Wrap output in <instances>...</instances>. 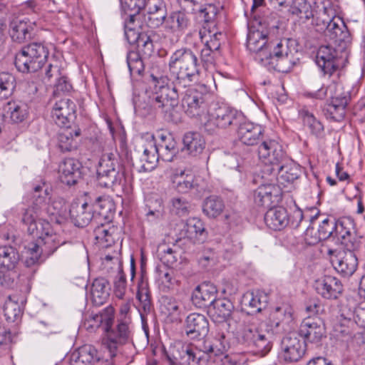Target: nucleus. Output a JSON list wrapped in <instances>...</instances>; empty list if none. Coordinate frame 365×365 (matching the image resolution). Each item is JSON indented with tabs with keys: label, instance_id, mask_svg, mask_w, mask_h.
Here are the masks:
<instances>
[{
	"label": "nucleus",
	"instance_id": "a878e982",
	"mask_svg": "<svg viewBox=\"0 0 365 365\" xmlns=\"http://www.w3.org/2000/svg\"><path fill=\"white\" fill-rule=\"evenodd\" d=\"M81 163L75 158H65L59 165L60 180L68 186L76 185L82 178Z\"/></svg>",
	"mask_w": 365,
	"mask_h": 365
},
{
	"label": "nucleus",
	"instance_id": "c756f323",
	"mask_svg": "<svg viewBox=\"0 0 365 365\" xmlns=\"http://www.w3.org/2000/svg\"><path fill=\"white\" fill-rule=\"evenodd\" d=\"M183 238H187L193 243H203L207 237L203 222L197 218H190L184 224L180 232Z\"/></svg>",
	"mask_w": 365,
	"mask_h": 365
},
{
	"label": "nucleus",
	"instance_id": "39448f33",
	"mask_svg": "<svg viewBox=\"0 0 365 365\" xmlns=\"http://www.w3.org/2000/svg\"><path fill=\"white\" fill-rule=\"evenodd\" d=\"M125 180L124 170L116 155L112 153H104L97 166L96 180L101 187L120 185Z\"/></svg>",
	"mask_w": 365,
	"mask_h": 365
},
{
	"label": "nucleus",
	"instance_id": "5fc2aeb1",
	"mask_svg": "<svg viewBox=\"0 0 365 365\" xmlns=\"http://www.w3.org/2000/svg\"><path fill=\"white\" fill-rule=\"evenodd\" d=\"M16 81L14 76L9 72L0 73V99L10 97L16 88Z\"/></svg>",
	"mask_w": 365,
	"mask_h": 365
},
{
	"label": "nucleus",
	"instance_id": "412c9836",
	"mask_svg": "<svg viewBox=\"0 0 365 365\" xmlns=\"http://www.w3.org/2000/svg\"><path fill=\"white\" fill-rule=\"evenodd\" d=\"M144 9L145 21L151 29L159 28L167 19L168 10L164 0H147Z\"/></svg>",
	"mask_w": 365,
	"mask_h": 365
},
{
	"label": "nucleus",
	"instance_id": "1a4fd4ad",
	"mask_svg": "<svg viewBox=\"0 0 365 365\" xmlns=\"http://www.w3.org/2000/svg\"><path fill=\"white\" fill-rule=\"evenodd\" d=\"M243 120L242 113L225 106L215 108L210 114L209 120L205 123V129L212 132V125L225 129L230 125H237Z\"/></svg>",
	"mask_w": 365,
	"mask_h": 365
},
{
	"label": "nucleus",
	"instance_id": "f3484780",
	"mask_svg": "<svg viewBox=\"0 0 365 365\" xmlns=\"http://www.w3.org/2000/svg\"><path fill=\"white\" fill-rule=\"evenodd\" d=\"M283 357L286 361H298L304 355L307 346L297 332H291L283 337L281 342Z\"/></svg>",
	"mask_w": 365,
	"mask_h": 365
},
{
	"label": "nucleus",
	"instance_id": "e2e57ef3",
	"mask_svg": "<svg viewBox=\"0 0 365 365\" xmlns=\"http://www.w3.org/2000/svg\"><path fill=\"white\" fill-rule=\"evenodd\" d=\"M43 249L37 243H31L27 249L28 257L25 261L27 267H31L40 262L41 255Z\"/></svg>",
	"mask_w": 365,
	"mask_h": 365
},
{
	"label": "nucleus",
	"instance_id": "603ef678",
	"mask_svg": "<svg viewBox=\"0 0 365 365\" xmlns=\"http://www.w3.org/2000/svg\"><path fill=\"white\" fill-rule=\"evenodd\" d=\"M225 205L223 200L217 196L207 197L203 203V212L209 217H217L223 211Z\"/></svg>",
	"mask_w": 365,
	"mask_h": 365
},
{
	"label": "nucleus",
	"instance_id": "69168bd1",
	"mask_svg": "<svg viewBox=\"0 0 365 365\" xmlns=\"http://www.w3.org/2000/svg\"><path fill=\"white\" fill-rule=\"evenodd\" d=\"M240 322V314L237 312H232L230 317L225 322L218 325L219 331L227 329L228 332L235 333L237 331L239 323Z\"/></svg>",
	"mask_w": 365,
	"mask_h": 365
},
{
	"label": "nucleus",
	"instance_id": "dca6fc26",
	"mask_svg": "<svg viewBox=\"0 0 365 365\" xmlns=\"http://www.w3.org/2000/svg\"><path fill=\"white\" fill-rule=\"evenodd\" d=\"M266 171L274 176L277 175V179L282 184L294 182L302 173L301 167L288 156L274 167L266 168Z\"/></svg>",
	"mask_w": 365,
	"mask_h": 365
},
{
	"label": "nucleus",
	"instance_id": "20e7f679",
	"mask_svg": "<svg viewBox=\"0 0 365 365\" xmlns=\"http://www.w3.org/2000/svg\"><path fill=\"white\" fill-rule=\"evenodd\" d=\"M48 54V48L45 44L34 42L24 46L16 53L14 64L21 73H35L43 66Z\"/></svg>",
	"mask_w": 365,
	"mask_h": 365
},
{
	"label": "nucleus",
	"instance_id": "393cba45",
	"mask_svg": "<svg viewBox=\"0 0 365 365\" xmlns=\"http://www.w3.org/2000/svg\"><path fill=\"white\" fill-rule=\"evenodd\" d=\"M206 362L205 354L190 345L180 346L173 354V363L175 365H205Z\"/></svg>",
	"mask_w": 365,
	"mask_h": 365
},
{
	"label": "nucleus",
	"instance_id": "3c124183",
	"mask_svg": "<svg viewBox=\"0 0 365 365\" xmlns=\"http://www.w3.org/2000/svg\"><path fill=\"white\" fill-rule=\"evenodd\" d=\"M267 296L261 292L256 294L250 293L245 297V301L247 300L248 304H245L248 307L247 313L249 314H254L260 312L264 309L267 304Z\"/></svg>",
	"mask_w": 365,
	"mask_h": 365
},
{
	"label": "nucleus",
	"instance_id": "473e14b6",
	"mask_svg": "<svg viewBox=\"0 0 365 365\" xmlns=\"http://www.w3.org/2000/svg\"><path fill=\"white\" fill-rule=\"evenodd\" d=\"M100 359L97 349L90 344L79 347L71 356L72 365H95Z\"/></svg>",
	"mask_w": 365,
	"mask_h": 365
},
{
	"label": "nucleus",
	"instance_id": "49530a36",
	"mask_svg": "<svg viewBox=\"0 0 365 365\" xmlns=\"http://www.w3.org/2000/svg\"><path fill=\"white\" fill-rule=\"evenodd\" d=\"M4 110L9 114L11 120L15 123L23 122L29 115L28 105L21 101H9Z\"/></svg>",
	"mask_w": 365,
	"mask_h": 365
},
{
	"label": "nucleus",
	"instance_id": "bf43d9fd",
	"mask_svg": "<svg viewBox=\"0 0 365 365\" xmlns=\"http://www.w3.org/2000/svg\"><path fill=\"white\" fill-rule=\"evenodd\" d=\"M116 260L118 262L119 267L114 281V291L115 296L121 299L123 297L127 287L126 277L121 267V262L118 258H116Z\"/></svg>",
	"mask_w": 365,
	"mask_h": 365
},
{
	"label": "nucleus",
	"instance_id": "6e6d98bb",
	"mask_svg": "<svg viewBox=\"0 0 365 365\" xmlns=\"http://www.w3.org/2000/svg\"><path fill=\"white\" fill-rule=\"evenodd\" d=\"M154 35L153 31H150V33L143 32L139 40L135 43L138 47V51L140 52L142 56L145 58L150 57L154 51V45L152 38Z\"/></svg>",
	"mask_w": 365,
	"mask_h": 365
},
{
	"label": "nucleus",
	"instance_id": "6e6552de",
	"mask_svg": "<svg viewBox=\"0 0 365 365\" xmlns=\"http://www.w3.org/2000/svg\"><path fill=\"white\" fill-rule=\"evenodd\" d=\"M356 223L351 217L336 220L335 243L343 245L346 250H357L360 240L356 237Z\"/></svg>",
	"mask_w": 365,
	"mask_h": 365
},
{
	"label": "nucleus",
	"instance_id": "2eb2a0df",
	"mask_svg": "<svg viewBox=\"0 0 365 365\" xmlns=\"http://www.w3.org/2000/svg\"><path fill=\"white\" fill-rule=\"evenodd\" d=\"M51 118L61 128H70L76 118V103L64 98L56 101L53 107Z\"/></svg>",
	"mask_w": 365,
	"mask_h": 365
},
{
	"label": "nucleus",
	"instance_id": "cd10ccee",
	"mask_svg": "<svg viewBox=\"0 0 365 365\" xmlns=\"http://www.w3.org/2000/svg\"><path fill=\"white\" fill-rule=\"evenodd\" d=\"M335 229H336V220L327 217L322 221L319 225L317 235L314 237L309 236L312 235L313 227L309 226L304 232L305 240L309 244H316L322 240H331L335 242Z\"/></svg>",
	"mask_w": 365,
	"mask_h": 365
},
{
	"label": "nucleus",
	"instance_id": "2f4dec72",
	"mask_svg": "<svg viewBox=\"0 0 365 365\" xmlns=\"http://www.w3.org/2000/svg\"><path fill=\"white\" fill-rule=\"evenodd\" d=\"M264 222L273 230H281L289 224L287 210L281 206L269 208L264 215Z\"/></svg>",
	"mask_w": 365,
	"mask_h": 365
},
{
	"label": "nucleus",
	"instance_id": "13d9d810",
	"mask_svg": "<svg viewBox=\"0 0 365 365\" xmlns=\"http://www.w3.org/2000/svg\"><path fill=\"white\" fill-rule=\"evenodd\" d=\"M205 32L206 31H200V38L202 41L204 42V45L218 52L221 46V41L224 37L223 34L222 32H216L211 34L209 31V39H206Z\"/></svg>",
	"mask_w": 365,
	"mask_h": 365
},
{
	"label": "nucleus",
	"instance_id": "680f3d73",
	"mask_svg": "<svg viewBox=\"0 0 365 365\" xmlns=\"http://www.w3.org/2000/svg\"><path fill=\"white\" fill-rule=\"evenodd\" d=\"M190 204L183 197H173L171 200V210L175 215L183 217L189 214Z\"/></svg>",
	"mask_w": 365,
	"mask_h": 365
},
{
	"label": "nucleus",
	"instance_id": "9b49d317",
	"mask_svg": "<svg viewBox=\"0 0 365 365\" xmlns=\"http://www.w3.org/2000/svg\"><path fill=\"white\" fill-rule=\"evenodd\" d=\"M302 341L307 344L316 347L322 345V341L327 338L326 328L320 322L310 317L304 319L297 332Z\"/></svg>",
	"mask_w": 365,
	"mask_h": 365
},
{
	"label": "nucleus",
	"instance_id": "b1692460",
	"mask_svg": "<svg viewBox=\"0 0 365 365\" xmlns=\"http://www.w3.org/2000/svg\"><path fill=\"white\" fill-rule=\"evenodd\" d=\"M282 191L274 184H264L259 186L254 192V202L259 207H269L279 202Z\"/></svg>",
	"mask_w": 365,
	"mask_h": 365
},
{
	"label": "nucleus",
	"instance_id": "37998d69",
	"mask_svg": "<svg viewBox=\"0 0 365 365\" xmlns=\"http://www.w3.org/2000/svg\"><path fill=\"white\" fill-rule=\"evenodd\" d=\"M184 148L189 154L197 155L202 152L205 142L202 136L197 132L186 133L182 138Z\"/></svg>",
	"mask_w": 365,
	"mask_h": 365
},
{
	"label": "nucleus",
	"instance_id": "a211bd4d",
	"mask_svg": "<svg viewBox=\"0 0 365 365\" xmlns=\"http://www.w3.org/2000/svg\"><path fill=\"white\" fill-rule=\"evenodd\" d=\"M257 153L259 159L269 164L267 168L274 167L287 156L282 146L270 139L262 140L257 148Z\"/></svg>",
	"mask_w": 365,
	"mask_h": 365
},
{
	"label": "nucleus",
	"instance_id": "774afa93",
	"mask_svg": "<svg viewBox=\"0 0 365 365\" xmlns=\"http://www.w3.org/2000/svg\"><path fill=\"white\" fill-rule=\"evenodd\" d=\"M72 88V85L68 80V78L61 76L57 79V82L54 86L53 95L58 96L61 94L69 93Z\"/></svg>",
	"mask_w": 365,
	"mask_h": 365
},
{
	"label": "nucleus",
	"instance_id": "58836bf2",
	"mask_svg": "<svg viewBox=\"0 0 365 365\" xmlns=\"http://www.w3.org/2000/svg\"><path fill=\"white\" fill-rule=\"evenodd\" d=\"M108 282L106 279L101 277L93 280L90 294L93 304L96 306L103 305L109 297Z\"/></svg>",
	"mask_w": 365,
	"mask_h": 365
},
{
	"label": "nucleus",
	"instance_id": "423d86ee",
	"mask_svg": "<svg viewBox=\"0 0 365 365\" xmlns=\"http://www.w3.org/2000/svg\"><path fill=\"white\" fill-rule=\"evenodd\" d=\"M106 326L102 344L110 353L111 358L115 356L119 348L132 340L131 319H117Z\"/></svg>",
	"mask_w": 365,
	"mask_h": 365
},
{
	"label": "nucleus",
	"instance_id": "f257e3e1",
	"mask_svg": "<svg viewBox=\"0 0 365 365\" xmlns=\"http://www.w3.org/2000/svg\"><path fill=\"white\" fill-rule=\"evenodd\" d=\"M217 53L204 45L199 58L197 53L191 48L181 47L169 58L170 78L168 76L150 74V103L152 106L161 110L166 121L173 123L180 121V114L176 110L180 95L192 83L198 81L202 66L208 69L214 64Z\"/></svg>",
	"mask_w": 365,
	"mask_h": 365
},
{
	"label": "nucleus",
	"instance_id": "0eeeda50",
	"mask_svg": "<svg viewBox=\"0 0 365 365\" xmlns=\"http://www.w3.org/2000/svg\"><path fill=\"white\" fill-rule=\"evenodd\" d=\"M53 208L57 210L53 215H58L62 220L66 219L69 215L71 222L76 227H84L91 222L95 224L91 205L87 202L73 201L69 207L68 213L65 202H54Z\"/></svg>",
	"mask_w": 365,
	"mask_h": 365
},
{
	"label": "nucleus",
	"instance_id": "8fccbe9b",
	"mask_svg": "<svg viewBox=\"0 0 365 365\" xmlns=\"http://www.w3.org/2000/svg\"><path fill=\"white\" fill-rule=\"evenodd\" d=\"M96 226L93 230L95 238L99 242L106 243V246L110 245L114 242L113 234L115 229L110 225V222L101 221V223L94 224Z\"/></svg>",
	"mask_w": 365,
	"mask_h": 365
},
{
	"label": "nucleus",
	"instance_id": "f03ea898",
	"mask_svg": "<svg viewBox=\"0 0 365 365\" xmlns=\"http://www.w3.org/2000/svg\"><path fill=\"white\" fill-rule=\"evenodd\" d=\"M257 21L259 28L249 29L247 37V48L255 54V61L279 73L291 71L302 56L298 41L292 38L270 41L265 21L259 18Z\"/></svg>",
	"mask_w": 365,
	"mask_h": 365
},
{
	"label": "nucleus",
	"instance_id": "864d4df0",
	"mask_svg": "<svg viewBox=\"0 0 365 365\" xmlns=\"http://www.w3.org/2000/svg\"><path fill=\"white\" fill-rule=\"evenodd\" d=\"M289 11L305 20L314 17L312 6L307 0H292Z\"/></svg>",
	"mask_w": 365,
	"mask_h": 365
},
{
	"label": "nucleus",
	"instance_id": "7ed1b4c3",
	"mask_svg": "<svg viewBox=\"0 0 365 365\" xmlns=\"http://www.w3.org/2000/svg\"><path fill=\"white\" fill-rule=\"evenodd\" d=\"M324 36L332 44L322 46L317 53L316 63L325 74L331 76L339 66V59L347 57L351 36L347 26L339 17L329 21Z\"/></svg>",
	"mask_w": 365,
	"mask_h": 365
},
{
	"label": "nucleus",
	"instance_id": "a18cd8bd",
	"mask_svg": "<svg viewBox=\"0 0 365 365\" xmlns=\"http://www.w3.org/2000/svg\"><path fill=\"white\" fill-rule=\"evenodd\" d=\"M299 114L302 118L304 126L309 130L310 134L318 138H322L324 132L322 123L308 110L302 109Z\"/></svg>",
	"mask_w": 365,
	"mask_h": 365
},
{
	"label": "nucleus",
	"instance_id": "c85d7f7f",
	"mask_svg": "<svg viewBox=\"0 0 365 365\" xmlns=\"http://www.w3.org/2000/svg\"><path fill=\"white\" fill-rule=\"evenodd\" d=\"M93 214L95 224L111 222L114 215V204L106 197H98L95 201L90 205Z\"/></svg>",
	"mask_w": 365,
	"mask_h": 365
},
{
	"label": "nucleus",
	"instance_id": "de8ad7c7",
	"mask_svg": "<svg viewBox=\"0 0 365 365\" xmlns=\"http://www.w3.org/2000/svg\"><path fill=\"white\" fill-rule=\"evenodd\" d=\"M178 1L181 9L186 13L193 14L200 11L204 14V20L207 22L211 21L215 14L214 8L209 6L208 8L202 9L197 0H178Z\"/></svg>",
	"mask_w": 365,
	"mask_h": 365
},
{
	"label": "nucleus",
	"instance_id": "c03bdc74",
	"mask_svg": "<svg viewBox=\"0 0 365 365\" xmlns=\"http://www.w3.org/2000/svg\"><path fill=\"white\" fill-rule=\"evenodd\" d=\"M158 160L159 155L156 148V142L153 135H152L148 143L143 146L141 161H144L145 163L143 164L142 168L144 170L152 169L155 166Z\"/></svg>",
	"mask_w": 365,
	"mask_h": 365
},
{
	"label": "nucleus",
	"instance_id": "338daca9",
	"mask_svg": "<svg viewBox=\"0 0 365 365\" xmlns=\"http://www.w3.org/2000/svg\"><path fill=\"white\" fill-rule=\"evenodd\" d=\"M157 272H158L159 278L163 283L167 284L168 287L173 286L177 283L178 280L174 277V271L169 269L167 266L158 267Z\"/></svg>",
	"mask_w": 365,
	"mask_h": 365
},
{
	"label": "nucleus",
	"instance_id": "72a5a7b5",
	"mask_svg": "<svg viewBox=\"0 0 365 365\" xmlns=\"http://www.w3.org/2000/svg\"><path fill=\"white\" fill-rule=\"evenodd\" d=\"M195 177L190 171L176 170L171 175V182L173 188L179 193L185 194L197 186L195 182Z\"/></svg>",
	"mask_w": 365,
	"mask_h": 365
},
{
	"label": "nucleus",
	"instance_id": "4be33fe9",
	"mask_svg": "<svg viewBox=\"0 0 365 365\" xmlns=\"http://www.w3.org/2000/svg\"><path fill=\"white\" fill-rule=\"evenodd\" d=\"M350 101L351 95L349 91L331 98V102L327 103L323 108L324 115L327 119L340 122L345 117L346 108Z\"/></svg>",
	"mask_w": 365,
	"mask_h": 365
},
{
	"label": "nucleus",
	"instance_id": "c9c22d12",
	"mask_svg": "<svg viewBox=\"0 0 365 365\" xmlns=\"http://www.w3.org/2000/svg\"><path fill=\"white\" fill-rule=\"evenodd\" d=\"M233 311L234 305L231 301L223 298L217 299L216 302L210 307L207 312L215 322L221 324L230 317Z\"/></svg>",
	"mask_w": 365,
	"mask_h": 365
},
{
	"label": "nucleus",
	"instance_id": "5701e85b",
	"mask_svg": "<svg viewBox=\"0 0 365 365\" xmlns=\"http://www.w3.org/2000/svg\"><path fill=\"white\" fill-rule=\"evenodd\" d=\"M314 287L319 295L327 299H336L343 292V285L341 281L331 275H325L317 279Z\"/></svg>",
	"mask_w": 365,
	"mask_h": 365
},
{
	"label": "nucleus",
	"instance_id": "7c9ffc66",
	"mask_svg": "<svg viewBox=\"0 0 365 365\" xmlns=\"http://www.w3.org/2000/svg\"><path fill=\"white\" fill-rule=\"evenodd\" d=\"M343 256H336L331 259L334 269L344 277L351 276L358 266V259L354 254L355 250H347Z\"/></svg>",
	"mask_w": 365,
	"mask_h": 365
},
{
	"label": "nucleus",
	"instance_id": "6ab92c4d",
	"mask_svg": "<svg viewBox=\"0 0 365 365\" xmlns=\"http://www.w3.org/2000/svg\"><path fill=\"white\" fill-rule=\"evenodd\" d=\"M237 139L243 145L255 146L258 145L264 139V130L261 125L250 121L240 120L237 125Z\"/></svg>",
	"mask_w": 365,
	"mask_h": 365
},
{
	"label": "nucleus",
	"instance_id": "e433bc0d",
	"mask_svg": "<svg viewBox=\"0 0 365 365\" xmlns=\"http://www.w3.org/2000/svg\"><path fill=\"white\" fill-rule=\"evenodd\" d=\"M160 142L156 144L159 158L170 162L178 153V143L171 135H160Z\"/></svg>",
	"mask_w": 365,
	"mask_h": 365
},
{
	"label": "nucleus",
	"instance_id": "ea45409f",
	"mask_svg": "<svg viewBox=\"0 0 365 365\" xmlns=\"http://www.w3.org/2000/svg\"><path fill=\"white\" fill-rule=\"evenodd\" d=\"M114 319L113 310L112 307H107L98 314H92L86 319L85 325L87 329L95 330L101 327L106 331V326L113 322Z\"/></svg>",
	"mask_w": 365,
	"mask_h": 365
},
{
	"label": "nucleus",
	"instance_id": "f8f14e48",
	"mask_svg": "<svg viewBox=\"0 0 365 365\" xmlns=\"http://www.w3.org/2000/svg\"><path fill=\"white\" fill-rule=\"evenodd\" d=\"M40 210L38 208L29 207L23 215L21 221L27 225V231L29 235L41 240L44 236L53 232L51 224L39 217Z\"/></svg>",
	"mask_w": 365,
	"mask_h": 365
},
{
	"label": "nucleus",
	"instance_id": "4468645a",
	"mask_svg": "<svg viewBox=\"0 0 365 365\" xmlns=\"http://www.w3.org/2000/svg\"><path fill=\"white\" fill-rule=\"evenodd\" d=\"M293 320L292 307L286 305L276 307L269 314L267 324L268 334H278L287 331Z\"/></svg>",
	"mask_w": 365,
	"mask_h": 365
},
{
	"label": "nucleus",
	"instance_id": "4c0bfd02",
	"mask_svg": "<svg viewBox=\"0 0 365 365\" xmlns=\"http://www.w3.org/2000/svg\"><path fill=\"white\" fill-rule=\"evenodd\" d=\"M33 31L34 26L30 21L16 19L10 24V36L12 40L17 43H23L30 39Z\"/></svg>",
	"mask_w": 365,
	"mask_h": 365
},
{
	"label": "nucleus",
	"instance_id": "0e129e2a",
	"mask_svg": "<svg viewBox=\"0 0 365 365\" xmlns=\"http://www.w3.org/2000/svg\"><path fill=\"white\" fill-rule=\"evenodd\" d=\"M4 312L6 320L12 322L18 320L21 315L19 305L11 300L5 303Z\"/></svg>",
	"mask_w": 365,
	"mask_h": 365
},
{
	"label": "nucleus",
	"instance_id": "9d476101",
	"mask_svg": "<svg viewBox=\"0 0 365 365\" xmlns=\"http://www.w3.org/2000/svg\"><path fill=\"white\" fill-rule=\"evenodd\" d=\"M238 342L261 356H264L271 349L272 344L268 337L255 328L245 327L237 335Z\"/></svg>",
	"mask_w": 365,
	"mask_h": 365
},
{
	"label": "nucleus",
	"instance_id": "4d7b16f0",
	"mask_svg": "<svg viewBox=\"0 0 365 365\" xmlns=\"http://www.w3.org/2000/svg\"><path fill=\"white\" fill-rule=\"evenodd\" d=\"M188 19L182 11L173 12L168 18V24L173 31H182L188 26Z\"/></svg>",
	"mask_w": 365,
	"mask_h": 365
},
{
	"label": "nucleus",
	"instance_id": "052dcab7",
	"mask_svg": "<svg viewBox=\"0 0 365 365\" xmlns=\"http://www.w3.org/2000/svg\"><path fill=\"white\" fill-rule=\"evenodd\" d=\"M43 243V250L48 255H52L59 246L66 244V242H60L58 236L53 231L41 240Z\"/></svg>",
	"mask_w": 365,
	"mask_h": 365
},
{
	"label": "nucleus",
	"instance_id": "f704fd0d",
	"mask_svg": "<svg viewBox=\"0 0 365 365\" xmlns=\"http://www.w3.org/2000/svg\"><path fill=\"white\" fill-rule=\"evenodd\" d=\"M229 347L230 344L226 334L223 331H218L212 340L206 339L204 341L201 353L205 354V359L207 360V354L218 356Z\"/></svg>",
	"mask_w": 365,
	"mask_h": 365
},
{
	"label": "nucleus",
	"instance_id": "79ce46f5",
	"mask_svg": "<svg viewBox=\"0 0 365 365\" xmlns=\"http://www.w3.org/2000/svg\"><path fill=\"white\" fill-rule=\"evenodd\" d=\"M65 128L58 135V147L62 152H68L77 148L78 143L73 136L79 137L81 129L76 128L73 130L71 127Z\"/></svg>",
	"mask_w": 365,
	"mask_h": 365
},
{
	"label": "nucleus",
	"instance_id": "09e8293b",
	"mask_svg": "<svg viewBox=\"0 0 365 365\" xmlns=\"http://www.w3.org/2000/svg\"><path fill=\"white\" fill-rule=\"evenodd\" d=\"M20 259V255L16 248L11 246L0 247V265L7 270L14 269Z\"/></svg>",
	"mask_w": 365,
	"mask_h": 365
},
{
	"label": "nucleus",
	"instance_id": "a19ab883",
	"mask_svg": "<svg viewBox=\"0 0 365 365\" xmlns=\"http://www.w3.org/2000/svg\"><path fill=\"white\" fill-rule=\"evenodd\" d=\"M160 309L162 313L170 317L172 322L179 320L182 312L181 302L171 296L161 297Z\"/></svg>",
	"mask_w": 365,
	"mask_h": 365
},
{
	"label": "nucleus",
	"instance_id": "ddd939ff",
	"mask_svg": "<svg viewBox=\"0 0 365 365\" xmlns=\"http://www.w3.org/2000/svg\"><path fill=\"white\" fill-rule=\"evenodd\" d=\"M182 106L185 113L190 118H197L207 113L206 95L197 88L185 91L182 98Z\"/></svg>",
	"mask_w": 365,
	"mask_h": 365
},
{
	"label": "nucleus",
	"instance_id": "aec40b11",
	"mask_svg": "<svg viewBox=\"0 0 365 365\" xmlns=\"http://www.w3.org/2000/svg\"><path fill=\"white\" fill-rule=\"evenodd\" d=\"M183 330L190 339H200L209 332V322L203 314L191 313L185 319Z\"/></svg>",
	"mask_w": 365,
	"mask_h": 365
},
{
	"label": "nucleus",
	"instance_id": "bb28decb",
	"mask_svg": "<svg viewBox=\"0 0 365 365\" xmlns=\"http://www.w3.org/2000/svg\"><path fill=\"white\" fill-rule=\"evenodd\" d=\"M217 287L213 284L204 282L195 288L191 299L195 306L209 309L217 299Z\"/></svg>",
	"mask_w": 365,
	"mask_h": 365
}]
</instances>
